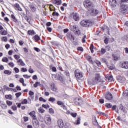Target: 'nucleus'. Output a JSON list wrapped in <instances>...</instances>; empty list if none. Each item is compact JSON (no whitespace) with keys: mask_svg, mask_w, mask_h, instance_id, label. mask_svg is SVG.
<instances>
[{"mask_svg":"<svg viewBox=\"0 0 128 128\" xmlns=\"http://www.w3.org/2000/svg\"><path fill=\"white\" fill-rule=\"evenodd\" d=\"M70 114L73 118H76L78 116V114H76V112L71 113Z\"/></svg>","mask_w":128,"mask_h":128,"instance_id":"56","label":"nucleus"},{"mask_svg":"<svg viewBox=\"0 0 128 128\" xmlns=\"http://www.w3.org/2000/svg\"><path fill=\"white\" fill-rule=\"evenodd\" d=\"M74 75L76 80H81L84 77V74L79 70L74 71Z\"/></svg>","mask_w":128,"mask_h":128,"instance_id":"3","label":"nucleus"},{"mask_svg":"<svg viewBox=\"0 0 128 128\" xmlns=\"http://www.w3.org/2000/svg\"><path fill=\"white\" fill-rule=\"evenodd\" d=\"M23 77L24 78H30V76L28 74L23 75Z\"/></svg>","mask_w":128,"mask_h":128,"instance_id":"61","label":"nucleus"},{"mask_svg":"<svg viewBox=\"0 0 128 128\" xmlns=\"http://www.w3.org/2000/svg\"><path fill=\"white\" fill-rule=\"evenodd\" d=\"M74 34H76V36H80V30L77 29L75 32H74Z\"/></svg>","mask_w":128,"mask_h":128,"instance_id":"28","label":"nucleus"},{"mask_svg":"<svg viewBox=\"0 0 128 128\" xmlns=\"http://www.w3.org/2000/svg\"><path fill=\"white\" fill-rule=\"evenodd\" d=\"M28 34L30 36H32V34H36V32L34 30H28Z\"/></svg>","mask_w":128,"mask_h":128,"instance_id":"27","label":"nucleus"},{"mask_svg":"<svg viewBox=\"0 0 128 128\" xmlns=\"http://www.w3.org/2000/svg\"><path fill=\"white\" fill-rule=\"evenodd\" d=\"M11 18L12 20H13L14 22H18V20H16V16H14V14L11 15Z\"/></svg>","mask_w":128,"mask_h":128,"instance_id":"42","label":"nucleus"},{"mask_svg":"<svg viewBox=\"0 0 128 128\" xmlns=\"http://www.w3.org/2000/svg\"><path fill=\"white\" fill-rule=\"evenodd\" d=\"M44 120L46 124H48V126L52 124V118H50V116L48 115L46 116Z\"/></svg>","mask_w":128,"mask_h":128,"instance_id":"6","label":"nucleus"},{"mask_svg":"<svg viewBox=\"0 0 128 128\" xmlns=\"http://www.w3.org/2000/svg\"><path fill=\"white\" fill-rule=\"evenodd\" d=\"M16 98H20V96H22V92H19L18 93H16L15 94Z\"/></svg>","mask_w":128,"mask_h":128,"instance_id":"54","label":"nucleus"},{"mask_svg":"<svg viewBox=\"0 0 128 128\" xmlns=\"http://www.w3.org/2000/svg\"><path fill=\"white\" fill-rule=\"evenodd\" d=\"M40 82H36L34 84V88H38V86H40Z\"/></svg>","mask_w":128,"mask_h":128,"instance_id":"36","label":"nucleus"},{"mask_svg":"<svg viewBox=\"0 0 128 128\" xmlns=\"http://www.w3.org/2000/svg\"><path fill=\"white\" fill-rule=\"evenodd\" d=\"M29 116H30L32 118H34V120L36 118V112L32 111L29 114Z\"/></svg>","mask_w":128,"mask_h":128,"instance_id":"17","label":"nucleus"},{"mask_svg":"<svg viewBox=\"0 0 128 128\" xmlns=\"http://www.w3.org/2000/svg\"><path fill=\"white\" fill-rule=\"evenodd\" d=\"M17 64L18 66H26V64L24 63V61H22V60L19 59L17 60Z\"/></svg>","mask_w":128,"mask_h":128,"instance_id":"10","label":"nucleus"},{"mask_svg":"<svg viewBox=\"0 0 128 128\" xmlns=\"http://www.w3.org/2000/svg\"><path fill=\"white\" fill-rule=\"evenodd\" d=\"M19 82L22 84L23 86H26V84H24V78H20L19 80Z\"/></svg>","mask_w":128,"mask_h":128,"instance_id":"25","label":"nucleus"},{"mask_svg":"<svg viewBox=\"0 0 128 128\" xmlns=\"http://www.w3.org/2000/svg\"><path fill=\"white\" fill-rule=\"evenodd\" d=\"M0 106L2 108H4V110H6L8 108V106L6 105V104H4V102H2L0 104Z\"/></svg>","mask_w":128,"mask_h":128,"instance_id":"23","label":"nucleus"},{"mask_svg":"<svg viewBox=\"0 0 128 128\" xmlns=\"http://www.w3.org/2000/svg\"><path fill=\"white\" fill-rule=\"evenodd\" d=\"M74 124H80V117L78 118V120Z\"/></svg>","mask_w":128,"mask_h":128,"instance_id":"39","label":"nucleus"},{"mask_svg":"<svg viewBox=\"0 0 128 128\" xmlns=\"http://www.w3.org/2000/svg\"><path fill=\"white\" fill-rule=\"evenodd\" d=\"M73 18L76 22H78V20H80V16H78V14H75L73 16Z\"/></svg>","mask_w":128,"mask_h":128,"instance_id":"19","label":"nucleus"},{"mask_svg":"<svg viewBox=\"0 0 128 128\" xmlns=\"http://www.w3.org/2000/svg\"><path fill=\"white\" fill-rule=\"evenodd\" d=\"M107 79L108 80V82H112V80H114V77H112V76H110L108 77Z\"/></svg>","mask_w":128,"mask_h":128,"instance_id":"37","label":"nucleus"},{"mask_svg":"<svg viewBox=\"0 0 128 128\" xmlns=\"http://www.w3.org/2000/svg\"><path fill=\"white\" fill-rule=\"evenodd\" d=\"M12 108L13 110H17L16 106V105L12 106Z\"/></svg>","mask_w":128,"mask_h":128,"instance_id":"64","label":"nucleus"},{"mask_svg":"<svg viewBox=\"0 0 128 128\" xmlns=\"http://www.w3.org/2000/svg\"><path fill=\"white\" fill-rule=\"evenodd\" d=\"M109 4L112 8H116V0H109Z\"/></svg>","mask_w":128,"mask_h":128,"instance_id":"8","label":"nucleus"},{"mask_svg":"<svg viewBox=\"0 0 128 128\" xmlns=\"http://www.w3.org/2000/svg\"><path fill=\"white\" fill-rule=\"evenodd\" d=\"M22 104H28V100L26 99H24L21 102Z\"/></svg>","mask_w":128,"mask_h":128,"instance_id":"46","label":"nucleus"},{"mask_svg":"<svg viewBox=\"0 0 128 128\" xmlns=\"http://www.w3.org/2000/svg\"><path fill=\"white\" fill-rule=\"evenodd\" d=\"M32 40H34V42H38V40H40V37L38 35L36 34L32 37Z\"/></svg>","mask_w":128,"mask_h":128,"instance_id":"15","label":"nucleus"},{"mask_svg":"<svg viewBox=\"0 0 128 128\" xmlns=\"http://www.w3.org/2000/svg\"><path fill=\"white\" fill-rule=\"evenodd\" d=\"M48 102H56V98L54 97H50L48 99Z\"/></svg>","mask_w":128,"mask_h":128,"instance_id":"34","label":"nucleus"},{"mask_svg":"<svg viewBox=\"0 0 128 128\" xmlns=\"http://www.w3.org/2000/svg\"><path fill=\"white\" fill-rule=\"evenodd\" d=\"M84 4L85 8L89 10V12H90L92 10V2L90 0H86V1H84Z\"/></svg>","mask_w":128,"mask_h":128,"instance_id":"2","label":"nucleus"},{"mask_svg":"<svg viewBox=\"0 0 128 128\" xmlns=\"http://www.w3.org/2000/svg\"><path fill=\"white\" fill-rule=\"evenodd\" d=\"M34 93L32 91L29 92V95L32 97V100H34Z\"/></svg>","mask_w":128,"mask_h":128,"instance_id":"40","label":"nucleus"},{"mask_svg":"<svg viewBox=\"0 0 128 128\" xmlns=\"http://www.w3.org/2000/svg\"><path fill=\"white\" fill-rule=\"evenodd\" d=\"M50 88L52 92H56V90H58V88H56V86H54V84H50Z\"/></svg>","mask_w":128,"mask_h":128,"instance_id":"14","label":"nucleus"},{"mask_svg":"<svg viewBox=\"0 0 128 128\" xmlns=\"http://www.w3.org/2000/svg\"><path fill=\"white\" fill-rule=\"evenodd\" d=\"M100 74H95L91 81H88V83L90 84H96L98 82H100Z\"/></svg>","mask_w":128,"mask_h":128,"instance_id":"1","label":"nucleus"},{"mask_svg":"<svg viewBox=\"0 0 128 128\" xmlns=\"http://www.w3.org/2000/svg\"><path fill=\"white\" fill-rule=\"evenodd\" d=\"M2 42H6L8 40V37L4 36L2 38Z\"/></svg>","mask_w":128,"mask_h":128,"instance_id":"63","label":"nucleus"},{"mask_svg":"<svg viewBox=\"0 0 128 128\" xmlns=\"http://www.w3.org/2000/svg\"><path fill=\"white\" fill-rule=\"evenodd\" d=\"M86 60L89 62H90V64H94V61L92 60V57L90 56H88L86 57Z\"/></svg>","mask_w":128,"mask_h":128,"instance_id":"26","label":"nucleus"},{"mask_svg":"<svg viewBox=\"0 0 128 128\" xmlns=\"http://www.w3.org/2000/svg\"><path fill=\"white\" fill-rule=\"evenodd\" d=\"M32 123L34 128H38L40 127V123L38 122V120H36V119H33Z\"/></svg>","mask_w":128,"mask_h":128,"instance_id":"7","label":"nucleus"},{"mask_svg":"<svg viewBox=\"0 0 128 128\" xmlns=\"http://www.w3.org/2000/svg\"><path fill=\"white\" fill-rule=\"evenodd\" d=\"M38 111L41 114H44V112H45L44 110V108L41 107H40V108L38 109Z\"/></svg>","mask_w":128,"mask_h":128,"instance_id":"35","label":"nucleus"},{"mask_svg":"<svg viewBox=\"0 0 128 128\" xmlns=\"http://www.w3.org/2000/svg\"><path fill=\"white\" fill-rule=\"evenodd\" d=\"M5 98L7 100H12V95H10V94H6V95L5 96Z\"/></svg>","mask_w":128,"mask_h":128,"instance_id":"29","label":"nucleus"},{"mask_svg":"<svg viewBox=\"0 0 128 128\" xmlns=\"http://www.w3.org/2000/svg\"><path fill=\"white\" fill-rule=\"evenodd\" d=\"M118 80L119 82L124 84L126 82V78L122 76H118Z\"/></svg>","mask_w":128,"mask_h":128,"instance_id":"13","label":"nucleus"},{"mask_svg":"<svg viewBox=\"0 0 128 128\" xmlns=\"http://www.w3.org/2000/svg\"><path fill=\"white\" fill-rule=\"evenodd\" d=\"M106 50L104 48H102L101 51H100V54H106Z\"/></svg>","mask_w":128,"mask_h":128,"instance_id":"45","label":"nucleus"},{"mask_svg":"<svg viewBox=\"0 0 128 128\" xmlns=\"http://www.w3.org/2000/svg\"><path fill=\"white\" fill-rule=\"evenodd\" d=\"M49 112L50 114H54V109L52 108H50L49 109Z\"/></svg>","mask_w":128,"mask_h":128,"instance_id":"62","label":"nucleus"},{"mask_svg":"<svg viewBox=\"0 0 128 128\" xmlns=\"http://www.w3.org/2000/svg\"><path fill=\"white\" fill-rule=\"evenodd\" d=\"M6 104H8V106H12V102L10 100H7Z\"/></svg>","mask_w":128,"mask_h":128,"instance_id":"58","label":"nucleus"},{"mask_svg":"<svg viewBox=\"0 0 128 128\" xmlns=\"http://www.w3.org/2000/svg\"><path fill=\"white\" fill-rule=\"evenodd\" d=\"M30 9L32 12H36V6H34V5H31Z\"/></svg>","mask_w":128,"mask_h":128,"instance_id":"32","label":"nucleus"},{"mask_svg":"<svg viewBox=\"0 0 128 128\" xmlns=\"http://www.w3.org/2000/svg\"><path fill=\"white\" fill-rule=\"evenodd\" d=\"M121 68H128V62H124L121 64Z\"/></svg>","mask_w":128,"mask_h":128,"instance_id":"11","label":"nucleus"},{"mask_svg":"<svg viewBox=\"0 0 128 128\" xmlns=\"http://www.w3.org/2000/svg\"><path fill=\"white\" fill-rule=\"evenodd\" d=\"M104 42L106 44H108V38H106L104 40Z\"/></svg>","mask_w":128,"mask_h":128,"instance_id":"59","label":"nucleus"},{"mask_svg":"<svg viewBox=\"0 0 128 128\" xmlns=\"http://www.w3.org/2000/svg\"><path fill=\"white\" fill-rule=\"evenodd\" d=\"M28 72L30 73V74H34V70L32 68H30L28 69Z\"/></svg>","mask_w":128,"mask_h":128,"instance_id":"57","label":"nucleus"},{"mask_svg":"<svg viewBox=\"0 0 128 128\" xmlns=\"http://www.w3.org/2000/svg\"><path fill=\"white\" fill-rule=\"evenodd\" d=\"M90 50L92 54H94V44L90 45Z\"/></svg>","mask_w":128,"mask_h":128,"instance_id":"49","label":"nucleus"},{"mask_svg":"<svg viewBox=\"0 0 128 128\" xmlns=\"http://www.w3.org/2000/svg\"><path fill=\"white\" fill-rule=\"evenodd\" d=\"M4 72L5 74H8V76H10V74H12V71L10 70H4Z\"/></svg>","mask_w":128,"mask_h":128,"instance_id":"30","label":"nucleus"},{"mask_svg":"<svg viewBox=\"0 0 128 128\" xmlns=\"http://www.w3.org/2000/svg\"><path fill=\"white\" fill-rule=\"evenodd\" d=\"M14 6L16 8V10H20V12L22 11V9L21 8L20 6V4H14Z\"/></svg>","mask_w":128,"mask_h":128,"instance_id":"20","label":"nucleus"},{"mask_svg":"<svg viewBox=\"0 0 128 128\" xmlns=\"http://www.w3.org/2000/svg\"><path fill=\"white\" fill-rule=\"evenodd\" d=\"M57 104H58V106H60L62 108H66V106H64V103L62 101L58 100L57 102Z\"/></svg>","mask_w":128,"mask_h":128,"instance_id":"22","label":"nucleus"},{"mask_svg":"<svg viewBox=\"0 0 128 128\" xmlns=\"http://www.w3.org/2000/svg\"><path fill=\"white\" fill-rule=\"evenodd\" d=\"M94 62L97 64V66H100V65L102 64L101 63H100V62L98 60H95Z\"/></svg>","mask_w":128,"mask_h":128,"instance_id":"44","label":"nucleus"},{"mask_svg":"<svg viewBox=\"0 0 128 128\" xmlns=\"http://www.w3.org/2000/svg\"><path fill=\"white\" fill-rule=\"evenodd\" d=\"M21 72H28V69L26 68H22L20 69Z\"/></svg>","mask_w":128,"mask_h":128,"instance_id":"53","label":"nucleus"},{"mask_svg":"<svg viewBox=\"0 0 128 128\" xmlns=\"http://www.w3.org/2000/svg\"><path fill=\"white\" fill-rule=\"evenodd\" d=\"M82 102V100L81 98H78L75 100L76 104H80Z\"/></svg>","mask_w":128,"mask_h":128,"instance_id":"21","label":"nucleus"},{"mask_svg":"<svg viewBox=\"0 0 128 128\" xmlns=\"http://www.w3.org/2000/svg\"><path fill=\"white\" fill-rule=\"evenodd\" d=\"M40 126L42 128H46V124H44V122L42 121L40 123Z\"/></svg>","mask_w":128,"mask_h":128,"instance_id":"38","label":"nucleus"},{"mask_svg":"<svg viewBox=\"0 0 128 128\" xmlns=\"http://www.w3.org/2000/svg\"><path fill=\"white\" fill-rule=\"evenodd\" d=\"M70 30L72 32H75L78 30V28L76 27V26H73L70 27Z\"/></svg>","mask_w":128,"mask_h":128,"instance_id":"31","label":"nucleus"},{"mask_svg":"<svg viewBox=\"0 0 128 128\" xmlns=\"http://www.w3.org/2000/svg\"><path fill=\"white\" fill-rule=\"evenodd\" d=\"M128 5H122L120 7V12L122 14H126V12H128Z\"/></svg>","mask_w":128,"mask_h":128,"instance_id":"4","label":"nucleus"},{"mask_svg":"<svg viewBox=\"0 0 128 128\" xmlns=\"http://www.w3.org/2000/svg\"><path fill=\"white\" fill-rule=\"evenodd\" d=\"M106 100H112V95L110 93H106L105 96Z\"/></svg>","mask_w":128,"mask_h":128,"instance_id":"9","label":"nucleus"},{"mask_svg":"<svg viewBox=\"0 0 128 128\" xmlns=\"http://www.w3.org/2000/svg\"><path fill=\"white\" fill-rule=\"evenodd\" d=\"M2 62H8V58L6 57H4L2 58Z\"/></svg>","mask_w":128,"mask_h":128,"instance_id":"33","label":"nucleus"},{"mask_svg":"<svg viewBox=\"0 0 128 128\" xmlns=\"http://www.w3.org/2000/svg\"><path fill=\"white\" fill-rule=\"evenodd\" d=\"M80 25L82 26L88 28V26H90V23L88 20H82L80 22Z\"/></svg>","mask_w":128,"mask_h":128,"instance_id":"5","label":"nucleus"},{"mask_svg":"<svg viewBox=\"0 0 128 128\" xmlns=\"http://www.w3.org/2000/svg\"><path fill=\"white\" fill-rule=\"evenodd\" d=\"M42 108H50V106L48 104H42Z\"/></svg>","mask_w":128,"mask_h":128,"instance_id":"47","label":"nucleus"},{"mask_svg":"<svg viewBox=\"0 0 128 128\" xmlns=\"http://www.w3.org/2000/svg\"><path fill=\"white\" fill-rule=\"evenodd\" d=\"M40 102H46V99H44L42 97H40L39 98Z\"/></svg>","mask_w":128,"mask_h":128,"instance_id":"50","label":"nucleus"},{"mask_svg":"<svg viewBox=\"0 0 128 128\" xmlns=\"http://www.w3.org/2000/svg\"><path fill=\"white\" fill-rule=\"evenodd\" d=\"M15 60H18L20 59V55H16V54H15L14 56Z\"/></svg>","mask_w":128,"mask_h":128,"instance_id":"52","label":"nucleus"},{"mask_svg":"<svg viewBox=\"0 0 128 128\" xmlns=\"http://www.w3.org/2000/svg\"><path fill=\"white\" fill-rule=\"evenodd\" d=\"M8 34V32H6V30H3L2 32H1V34L2 36H6V34Z\"/></svg>","mask_w":128,"mask_h":128,"instance_id":"51","label":"nucleus"},{"mask_svg":"<svg viewBox=\"0 0 128 128\" xmlns=\"http://www.w3.org/2000/svg\"><path fill=\"white\" fill-rule=\"evenodd\" d=\"M66 36L68 38H69V40H74V36H72L70 32L67 33Z\"/></svg>","mask_w":128,"mask_h":128,"instance_id":"12","label":"nucleus"},{"mask_svg":"<svg viewBox=\"0 0 128 128\" xmlns=\"http://www.w3.org/2000/svg\"><path fill=\"white\" fill-rule=\"evenodd\" d=\"M4 90H10V88L8 86H4Z\"/></svg>","mask_w":128,"mask_h":128,"instance_id":"43","label":"nucleus"},{"mask_svg":"<svg viewBox=\"0 0 128 128\" xmlns=\"http://www.w3.org/2000/svg\"><path fill=\"white\" fill-rule=\"evenodd\" d=\"M106 106L108 108H112V104H106Z\"/></svg>","mask_w":128,"mask_h":128,"instance_id":"60","label":"nucleus"},{"mask_svg":"<svg viewBox=\"0 0 128 128\" xmlns=\"http://www.w3.org/2000/svg\"><path fill=\"white\" fill-rule=\"evenodd\" d=\"M53 4L60 6V4H62V0H53Z\"/></svg>","mask_w":128,"mask_h":128,"instance_id":"18","label":"nucleus"},{"mask_svg":"<svg viewBox=\"0 0 128 128\" xmlns=\"http://www.w3.org/2000/svg\"><path fill=\"white\" fill-rule=\"evenodd\" d=\"M58 126H60V128H64V122L62 120V119H60L58 122Z\"/></svg>","mask_w":128,"mask_h":128,"instance_id":"16","label":"nucleus"},{"mask_svg":"<svg viewBox=\"0 0 128 128\" xmlns=\"http://www.w3.org/2000/svg\"><path fill=\"white\" fill-rule=\"evenodd\" d=\"M123 96H128V90H126L123 92Z\"/></svg>","mask_w":128,"mask_h":128,"instance_id":"41","label":"nucleus"},{"mask_svg":"<svg viewBox=\"0 0 128 128\" xmlns=\"http://www.w3.org/2000/svg\"><path fill=\"white\" fill-rule=\"evenodd\" d=\"M8 66H10L11 68H14V62H10L8 64Z\"/></svg>","mask_w":128,"mask_h":128,"instance_id":"48","label":"nucleus"},{"mask_svg":"<svg viewBox=\"0 0 128 128\" xmlns=\"http://www.w3.org/2000/svg\"><path fill=\"white\" fill-rule=\"evenodd\" d=\"M86 36L84 35L82 38V42L83 44H84V42H86Z\"/></svg>","mask_w":128,"mask_h":128,"instance_id":"55","label":"nucleus"},{"mask_svg":"<svg viewBox=\"0 0 128 128\" xmlns=\"http://www.w3.org/2000/svg\"><path fill=\"white\" fill-rule=\"evenodd\" d=\"M91 14L92 16H96L98 14V10H92Z\"/></svg>","mask_w":128,"mask_h":128,"instance_id":"24","label":"nucleus"}]
</instances>
